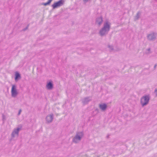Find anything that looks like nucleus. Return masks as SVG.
<instances>
[{
    "mask_svg": "<svg viewBox=\"0 0 157 157\" xmlns=\"http://www.w3.org/2000/svg\"><path fill=\"white\" fill-rule=\"evenodd\" d=\"M111 24L107 20L105 21L101 29L99 32V34L101 36H106L108 33L111 28Z\"/></svg>",
    "mask_w": 157,
    "mask_h": 157,
    "instance_id": "1",
    "label": "nucleus"
},
{
    "mask_svg": "<svg viewBox=\"0 0 157 157\" xmlns=\"http://www.w3.org/2000/svg\"><path fill=\"white\" fill-rule=\"evenodd\" d=\"M11 95L13 98H16L18 94V92L17 90V86L15 84L12 85V86L11 89Z\"/></svg>",
    "mask_w": 157,
    "mask_h": 157,
    "instance_id": "2",
    "label": "nucleus"
},
{
    "mask_svg": "<svg viewBox=\"0 0 157 157\" xmlns=\"http://www.w3.org/2000/svg\"><path fill=\"white\" fill-rule=\"evenodd\" d=\"M64 1L63 0H60L57 2L54 3L52 5L53 9H55L63 5Z\"/></svg>",
    "mask_w": 157,
    "mask_h": 157,
    "instance_id": "3",
    "label": "nucleus"
},
{
    "mask_svg": "<svg viewBox=\"0 0 157 157\" xmlns=\"http://www.w3.org/2000/svg\"><path fill=\"white\" fill-rule=\"evenodd\" d=\"M53 118V114H51L47 116L46 117V120L47 123H50L52 121Z\"/></svg>",
    "mask_w": 157,
    "mask_h": 157,
    "instance_id": "4",
    "label": "nucleus"
},
{
    "mask_svg": "<svg viewBox=\"0 0 157 157\" xmlns=\"http://www.w3.org/2000/svg\"><path fill=\"white\" fill-rule=\"evenodd\" d=\"M103 23V18L101 16L96 18L95 21V24L98 26H100Z\"/></svg>",
    "mask_w": 157,
    "mask_h": 157,
    "instance_id": "5",
    "label": "nucleus"
},
{
    "mask_svg": "<svg viewBox=\"0 0 157 157\" xmlns=\"http://www.w3.org/2000/svg\"><path fill=\"white\" fill-rule=\"evenodd\" d=\"M156 33H152L148 35V39L150 40H154L156 39Z\"/></svg>",
    "mask_w": 157,
    "mask_h": 157,
    "instance_id": "6",
    "label": "nucleus"
},
{
    "mask_svg": "<svg viewBox=\"0 0 157 157\" xmlns=\"http://www.w3.org/2000/svg\"><path fill=\"white\" fill-rule=\"evenodd\" d=\"M20 129V128L18 127L16 128H14L12 133L11 135L12 137H14L17 136L19 132Z\"/></svg>",
    "mask_w": 157,
    "mask_h": 157,
    "instance_id": "7",
    "label": "nucleus"
},
{
    "mask_svg": "<svg viewBox=\"0 0 157 157\" xmlns=\"http://www.w3.org/2000/svg\"><path fill=\"white\" fill-rule=\"evenodd\" d=\"M141 103L143 106L147 105V96H144L141 98Z\"/></svg>",
    "mask_w": 157,
    "mask_h": 157,
    "instance_id": "8",
    "label": "nucleus"
},
{
    "mask_svg": "<svg viewBox=\"0 0 157 157\" xmlns=\"http://www.w3.org/2000/svg\"><path fill=\"white\" fill-rule=\"evenodd\" d=\"M46 88L48 90H52L53 88V85L52 81H49L46 84Z\"/></svg>",
    "mask_w": 157,
    "mask_h": 157,
    "instance_id": "9",
    "label": "nucleus"
},
{
    "mask_svg": "<svg viewBox=\"0 0 157 157\" xmlns=\"http://www.w3.org/2000/svg\"><path fill=\"white\" fill-rule=\"evenodd\" d=\"M91 98L90 97H86L84 98L82 100V102L84 104H87L88 102L91 101Z\"/></svg>",
    "mask_w": 157,
    "mask_h": 157,
    "instance_id": "10",
    "label": "nucleus"
},
{
    "mask_svg": "<svg viewBox=\"0 0 157 157\" xmlns=\"http://www.w3.org/2000/svg\"><path fill=\"white\" fill-rule=\"evenodd\" d=\"M99 107L100 109L103 111H105L107 107V105L105 103H102L99 105Z\"/></svg>",
    "mask_w": 157,
    "mask_h": 157,
    "instance_id": "11",
    "label": "nucleus"
},
{
    "mask_svg": "<svg viewBox=\"0 0 157 157\" xmlns=\"http://www.w3.org/2000/svg\"><path fill=\"white\" fill-rule=\"evenodd\" d=\"M15 80L16 82H17L18 80H20L21 79V75L18 72H15Z\"/></svg>",
    "mask_w": 157,
    "mask_h": 157,
    "instance_id": "12",
    "label": "nucleus"
},
{
    "mask_svg": "<svg viewBox=\"0 0 157 157\" xmlns=\"http://www.w3.org/2000/svg\"><path fill=\"white\" fill-rule=\"evenodd\" d=\"M83 136V133L82 132H78L76 133L75 137H82Z\"/></svg>",
    "mask_w": 157,
    "mask_h": 157,
    "instance_id": "13",
    "label": "nucleus"
},
{
    "mask_svg": "<svg viewBox=\"0 0 157 157\" xmlns=\"http://www.w3.org/2000/svg\"><path fill=\"white\" fill-rule=\"evenodd\" d=\"M81 138H73V142L75 144L79 142L81 140Z\"/></svg>",
    "mask_w": 157,
    "mask_h": 157,
    "instance_id": "14",
    "label": "nucleus"
},
{
    "mask_svg": "<svg viewBox=\"0 0 157 157\" xmlns=\"http://www.w3.org/2000/svg\"><path fill=\"white\" fill-rule=\"evenodd\" d=\"M141 13L140 12H138L136 13V15L134 17V20L136 21L138 20L140 17Z\"/></svg>",
    "mask_w": 157,
    "mask_h": 157,
    "instance_id": "15",
    "label": "nucleus"
},
{
    "mask_svg": "<svg viewBox=\"0 0 157 157\" xmlns=\"http://www.w3.org/2000/svg\"><path fill=\"white\" fill-rule=\"evenodd\" d=\"M52 0H48L47 2L44 3L43 5H44L45 6H46L48 5H49Z\"/></svg>",
    "mask_w": 157,
    "mask_h": 157,
    "instance_id": "16",
    "label": "nucleus"
},
{
    "mask_svg": "<svg viewBox=\"0 0 157 157\" xmlns=\"http://www.w3.org/2000/svg\"><path fill=\"white\" fill-rule=\"evenodd\" d=\"M108 47L109 48L110 51L112 50L113 49V47L112 45H109L108 46Z\"/></svg>",
    "mask_w": 157,
    "mask_h": 157,
    "instance_id": "17",
    "label": "nucleus"
},
{
    "mask_svg": "<svg viewBox=\"0 0 157 157\" xmlns=\"http://www.w3.org/2000/svg\"><path fill=\"white\" fill-rule=\"evenodd\" d=\"M6 120V117L5 115H2V120L4 121Z\"/></svg>",
    "mask_w": 157,
    "mask_h": 157,
    "instance_id": "18",
    "label": "nucleus"
},
{
    "mask_svg": "<svg viewBox=\"0 0 157 157\" xmlns=\"http://www.w3.org/2000/svg\"><path fill=\"white\" fill-rule=\"evenodd\" d=\"M21 109H20L19 110V112L18 113V115H19L21 113Z\"/></svg>",
    "mask_w": 157,
    "mask_h": 157,
    "instance_id": "19",
    "label": "nucleus"
},
{
    "mask_svg": "<svg viewBox=\"0 0 157 157\" xmlns=\"http://www.w3.org/2000/svg\"><path fill=\"white\" fill-rule=\"evenodd\" d=\"M90 0H83V1L84 3H86L87 2H88Z\"/></svg>",
    "mask_w": 157,
    "mask_h": 157,
    "instance_id": "20",
    "label": "nucleus"
},
{
    "mask_svg": "<svg viewBox=\"0 0 157 157\" xmlns=\"http://www.w3.org/2000/svg\"><path fill=\"white\" fill-rule=\"evenodd\" d=\"M149 99H150V98H149V96L148 95V103L149 102Z\"/></svg>",
    "mask_w": 157,
    "mask_h": 157,
    "instance_id": "21",
    "label": "nucleus"
},
{
    "mask_svg": "<svg viewBox=\"0 0 157 157\" xmlns=\"http://www.w3.org/2000/svg\"><path fill=\"white\" fill-rule=\"evenodd\" d=\"M156 65H156V64L155 65V66H154V68L155 69V68L156 67Z\"/></svg>",
    "mask_w": 157,
    "mask_h": 157,
    "instance_id": "22",
    "label": "nucleus"
},
{
    "mask_svg": "<svg viewBox=\"0 0 157 157\" xmlns=\"http://www.w3.org/2000/svg\"><path fill=\"white\" fill-rule=\"evenodd\" d=\"M150 50V48H148V49H147V50H148V51Z\"/></svg>",
    "mask_w": 157,
    "mask_h": 157,
    "instance_id": "23",
    "label": "nucleus"
},
{
    "mask_svg": "<svg viewBox=\"0 0 157 157\" xmlns=\"http://www.w3.org/2000/svg\"><path fill=\"white\" fill-rule=\"evenodd\" d=\"M109 136H107V137H109Z\"/></svg>",
    "mask_w": 157,
    "mask_h": 157,
    "instance_id": "24",
    "label": "nucleus"
},
{
    "mask_svg": "<svg viewBox=\"0 0 157 157\" xmlns=\"http://www.w3.org/2000/svg\"><path fill=\"white\" fill-rule=\"evenodd\" d=\"M26 29H25L24 30V31H25V30Z\"/></svg>",
    "mask_w": 157,
    "mask_h": 157,
    "instance_id": "25",
    "label": "nucleus"
}]
</instances>
